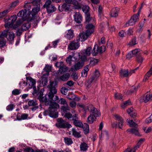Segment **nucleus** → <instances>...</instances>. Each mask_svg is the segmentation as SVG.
<instances>
[{
  "label": "nucleus",
  "mask_w": 152,
  "mask_h": 152,
  "mask_svg": "<svg viewBox=\"0 0 152 152\" xmlns=\"http://www.w3.org/2000/svg\"><path fill=\"white\" fill-rule=\"evenodd\" d=\"M28 115L27 114L23 113L22 114L21 116V118H20V116H18V115L17 116V119L18 121L21 120H25L27 118Z\"/></svg>",
  "instance_id": "58836bf2"
},
{
  "label": "nucleus",
  "mask_w": 152,
  "mask_h": 152,
  "mask_svg": "<svg viewBox=\"0 0 152 152\" xmlns=\"http://www.w3.org/2000/svg\"><path fill=\"white\" fill-rule=\"evenodd\" d=\"M72 135L75 137L79 138L82 137L80 132H78L74 129H72Z\"/></svg>",
  "instance_id": "473e14b6"
},
{
  "label": "nucleus",
  "mask_w": 152,
  "mask_h": 152,
  "mask_svg": "<svg viewBox=\"0 0 152 152\" xmlns=\"http://www.w3.org/2000/svg\"><path fill=\"white\" fill-rule=\"evenodd\" d=\"M84 126L83 125V128H81L83 129L84 133L85 134H87L89 132V126L87 123H84Z\"/></svg>",
  "instance_id": "f704fd0d"
},
{
  "label": "nucleus",
  "mask_w": 152,
  "mask_h": 152,
  "mask_svg": "<svg viewBox=\"0 0 152 152\" xmlns=\"http://www.w3.org/2000/svg\"><path fill=\"white\" fill-rule=\"evenodd\" d=\"M6 37L10 42V44H12L15 37L14 33L12 31H9V29H5L0 33V38Z\"/></svg>",
  "instance_id": "20e7f679"
},
{
  "label": "nucleus",
  "mask_w": 152,
  "mask_h": 152,
  "mask_svg": "<svg viewBox=\"0 0 152 152\" xmlns=\"http://www.w3.org/2000/svg\"><path fill=\"white\" fill-rule=\"evenodd\" d=\"M26 79L27 80H29L30 82L31 83V86L29 87V88H32V86L35 85L36 83V80L30 76L26 77Z\"/></svg>",
  "instance_id": "72a5a7b5"
},
{
  "label": "nucleus",
  "mask_w": 152,
  "mask_h": 152,
  "mask_svg": "<svg viewBox=\"0 0 152 152\" xmlns=\"http://www.w3.org/2000/svg\"><path fill=\"white\" fill-rule=\"evenodd\" d=\"M120 76L121 78L128 77L129 76L128 69H121L119 72Z\"/></svg>",
  "instance_id": "412c9836"
},
{
  "label": "nucleus",
  "mask_w": 152,
  "mask_h": 152,
  "mask_svg": "<svg viewBox=\"0 0 152 152\" xmlns=\"http://www.w3.org/2000/svg\"><path fill=\"white\" fill-rule=\"evenodd\" d=\"M85 21L84 23H89L91 20L92 17H91L90 13H88L85 15Z\"/></svg>",
  "instance_id": "e433bc0d"
},
{
  "label": "nucleus",
  "mask_w": 152,
  "mask_h": 152,
  "mask_svg": "<svg viewBox=\"0 0 152 152\" xmlns=\"http://www.w3.org/2000/svg\"><path fill=\"white\" fill-rule=\"evenodd\" d=\"M71 6V5L66 4L64 2L58 6V10L61 12L64 11L65 12H68L69 13L72 11V10L70 8Z\"/></svg>",
  "instance_id": "9b49d317"
},
{
  "label": "nucleus",
  "mask_w": 152,
  "mask_h": 152,
  "mask_svg": "<svg viewBox=\"0 0 152 152\" xmlns=\"http://www.w3.org/2000/svg\"><path fill=\"white\" fill-rule=\"evenodd\" d=\"M48 151L45 149H37L34 151V152H48Z\"/></svg>",
  "instance_id": "774afa93"
},
{
  "label": "nucleus",
  "mask_w": 152,
  "mask_h": 152,
  "mask_svg": "<svg viewBox=\"0 0 152 152\" xmlns=\"http://www.w3.org/2000/svg\"><path fill=\"white\" fill-rule=\"evenodd\" d=\"M88 110L91 111L93 114H92L95 118L100 116V113L98 111L97 109L95 108L92 104L89 105L88 107Z\"/></svg>",
  "instance_id": "ddd939ff"
},
{
  "label": "nucleus",
  "mask_w": 152,
  "mask_h": 152,
  "mask_svg": "<svg viewBox=\"0 0 152 152\" xmlns=\"http://www.w3.org/2000/svg\"><path fill=\"white\" fill-rule=\"evenodd\" d=\"M9 12V10H6L0 12V15L2 16V18L5 16Z\"/></svg>",
  "instance_id": "052dcab7"
},
{
  "label": "nucleus",
  "mask_w": 152,
  "mask_h": 152,
  "mask_svg": "<svg viewBox=\"0 0 152 152\" xmlns=\"http://www.w3.org/2000/svg\"><path fill=\"white\" fill-rule=\"evenodd\" d=\"M59 70L57 71V73H60V74H62L66 72L68 70V67L66 66L63 65L62 66L59 67Z\"/></svg>",
  "instance_id": "cd10ccee"
},
{
  "label": "nucleus",
  "mask_w": 152,
  "mask_h": 152,
  "mask_svg": "<svg viewBox=\"0 0 152 152\" xmlns=\"http://www.w3.org/2000/svg\"><path fill=\"white\" fill-rule=\"evenodd\" d=\"M28 104L29 106H33L31 108V109L32 111H35L39 108L37 102L35 100L33 99L29 101L28 102Z\"/></svg>",
  "instance_id": "f3484780"
},
{
  "label": "nucleus",
  "mask_w": 152,
  "mask_h": 152,
  "mask_svg": "<svg viewBox=\"0 0 152 152\" xmlns=\"http://www.w3.org/2000/svg\"><path fill=\"white\" fill-rule=\"evenodd\" d=\"M137 61L138 63H142L143 58L140 53L136 55Z\"/></svg>",
  "instance_id": "a19ab883"
},
{
  "label": "nucleus",
  "mask_w": 152,
  "mask_h": 152,
  "mask_svg": "<svg viewBox=\"0 0 152 152\" xmlns=\"http://www.w3.org/2000/svg\"><path fill=\"white\" fill-rule=\"evenodd\" d=\"M69 77V73H66L60 77L58 76H56L54 79V81H51V82H53V83L54 84V86H56L58 84V80L60 79L63 81H66L68 80Z\"/></svg>",
  "instance_id": "f8f14e48"
},
{
  "label": "nucleus",
  "mask_w": 152,
  "mask_h": 152,
  "mask_svg": "<svg viewBox=\"0 0 152 152\" xmlns=\"http://www.w3.org/2000/svg\"><path fill=\"white\" fill-rule=\"evenodd\" d=\"M45 105H49L48 110H45L43 112L45 116L49 115L52 118H56L58 117V112L57 111V109L59 107V105L57 103L53 102H50L45 98Z\"/></svg>",
  "instance_id": "f03ea898"
},
{
  "label": "nucleus",
  "mask_w": 152,
  "mask_h": 152,
  "mask_svg": "<svg viewBox=\"0 0 152 152\" xmlns=\"http://www.w3.org/2000/svg\"><path fill=\"white\" fill-rule=\"evenodd\" d=\"M106 47L104 45L101 46V43L99 42L98 47L96 48V51H97L98 54L99 53L100 55L102 54L106 50Z\"/></svg>",
  "instance_id": "4be33fe9"
},
{
  "label": "nucleus",
  "mask_w": 152,
  "mask_h": 152,
  "mask_svg": "<svg viewBox=\"0 0 152 152\" xmlns=\"http://www.w3.org/2000/svg\"><path fill=\"white\" fill-rule=\"evenodd\" d=\"M115 120L118 121H115L112 123V126L113 128H116L118 127L119 128L122 129L123 126V123L124 122V120L123 118L120 115L117 114H115L114 115Z\"/></svg>",
  "instance_id": "423d86ee"
},
{
  "label": "nucleus",
  "mask_w": 152,
  "mask_h": 152,
  "mask_svg": "<svg viewBox=\"0 0 152 152\" xmlns=\"http://www.w3.org/2000/svg\"><path fill=\"white\" fill-rule=\"evenodd\" d=\"M104 136H106L107 137H108V133L107 130H104L101 133V138Z\"/></svg>",
  "instance_id": "e2e57ef3"
},
{
  "label": "nucleus",
  "mask_w": 152,
  "mask_h": 152,
  "mask_svg": "<svg viewBox=\"0 0 152 152\" xmlns=\"http://www.w3.org/2000/svg\"><path fill=\"white\" fill-rule=\"evenodd\" d=\"M133 56H134L133 55V53L130 51L126 55V58L129 59Z\"/></svg>",
  "instance_id": "69168bd1"
},
{
  "label": "nucleus",
  "mask_w": 152,
  "mask_h": 152,
  "mask_svg": "<svg viewBox=\"0 0 152 152\" xmlns=\"http://www.w3.org/2000/svg\"><path fill=\"white\" fill-rule=\"evenodd\" d=\"M127 131L132 134H133L139 137L142 136V135L140 134L138 130L135 128H132L131 129H128Z\"/></svg>",
  "instance_id": "a878e982"
},
{
  "label": "nucleus",
  "mask_w": 152,
  "mask_h": 152,
  "mask_svg": "<svg viewBox=\"0 0 152 152\" xmlns=\"http://www.w3.org/2000/svg\"><path fill=\"white\" fill-rule=\"evenodd\" d=\"M17 17L16 15H13L10 17L9 15L7 17H5L4 20L5 22H6L10 20H11L10 22L12 24H13L16 20L17 19Z\"/></svg>",
  "instance_id": "5701e85b"
},
{
  "label": "nucleus",
  "mask_w": 152,
  "mask_h": 152,
  "mask_svg": "<svg viewBox=\"0 0 152 152\" xmlns=\"http://www.w3.org/2000/svg\"><path fill=\"white\" fill-rule=\"evenodd\" d=\"M78 42L77 41L76 42L75 40L72 41L68 46L69 50H74L77 49L80 46Z\"/></svg>",
  "instance_id": "2eb2a0df"
},
{
  "label": "nucleus",
  "mask_w": 152,
  "mask_h": 152,
  "mask_svg": "<svg viewBox=\"0 0 152 152\" xmlns=\"http://www.w3.org/2000/svg\"><path fill=\"white\" fill-rule=\"evenodd\" d=\"M140 146L139 145L137 144V143L136 145L134 146L133 148H128L127 149H129L131 151V152H136V151L137 149V148H139L140 147Z\"/></svg>",
  "instance_id": "8fccbe9b"
},
{
  "label": "nucleus",
  "mask_w": 152,
  "mask_h": 152,
  "mask_svg": "<svg viewBox=\"0 0 152 152\" xmlns=\"http://www.w3.org/2000/svg\"><path fill=\"white\" fill-rule=\"evenodd\" d=\"M92 49L91 47H88L86 49H84L81 51L79 53H76L75 55L78 56V58L76 57H74L75 61L77 62L75 65V68L76 70H79L82 68L84 65L85 62L88 61L91 57L88 58L87 56H89L91 54V50Z\"/></svg>",
  "instance_id": "f257e3e1"
},
{
  "label": "nucleus",
  "mask_w": 152,
  "mask_h": 152,
  "mask_svg": "<svg viewBox=\"0 0 152 152\" xmlns=\"http://www.w3.org/2000/svg\"><path fill=\"white\" fill-rule=\"evenodd\" d=\"M115 97L116 98L118 99H122V94L119 93H115Z\"/></svg>",
  "instance_id": "338daca9"
},
{
  "label": "nucleus",
  "mask_w": 152,
  "mask_h": 152,
  "mask_svg": "<svg viewBox=\"0 0 152 152\" xmlns=\"http://www.w3.org/2000/svg\"><path fill=\"white\" fill-rule=\"evenodd\" d=\"M24 31L22 30V28H18L16 32V35L18 36H20L22 34L23 32Z\"/></svg>",
  "instance_id": "6e6d98bb"
},
{
  "label": "nucleus",
  "mask_w": 152,
  "mask_h": 152,
  "mask_svg": "<svg viewBox=\"0 0 152 152\" xmlns=\"http://www.w3.org/2000/svg\"><path fill=\"white\" fill-rule=\"evenodd\" d=\"M51 67L48 65H47L44 68L45 71L48 73V75L49 72L51 70Z\"/></svg>",
  "instance_id": "864d4df0"
},
{
  "label": "nucleus",
  "mask_w": 152,
  "mask_h": 152,
  "mask_svg": "<svg viewBox=\"0 0 152 152\" xmlns=\"http://www.w3.org/2000/svg\"><path fill=\"white\" fill-rule=\"evenodd\" d=\"M87 32L86 33H80L79 34L78 37H77L76 38V41L78 42L80 41V39H83V41L87 39L88 37L90 35Z\"/></svg>",
  "instance_id": "a211bd4d"
},
{
  "label": "nucleus",
  "mask_w": 152,
  "mask_h": 152,
  "mask_svg": "<svg viewBox=\"0 0 152 152\" xmlns=\"http://www.w3.org/2000/svg\"><path fill=\"white\" fill-rule=\"evenodd\" d=\"M90 59L91 60L90 61V63L89 64H90V66H95L99 62V59H96L94 58H91Z\"/></svg>",
  "instance_id": "c85d7f7f"
},
{
  "label": "nucleus",
  "mask_w": 152,
  "mask_h": 152,
  "mask_svg": "<svg viewBox=\"0 0 152 152\" xmlns=\"http://www.w3.org/2000/svg\"><path fill=\"white\" fill-rule=\"evenodd\" d=\"M57 102L61 104L67 105V103L66 102V100L63 98H61L60 100L57 101Z\"/></svg>",
  "instance_id": "603ef678"
},
{
  "label": "nucleus",
  "mask_w": 152,
  "mask_h": 152,
  "mask_svg": "<svg viewBox=\"0 0 152 152\" xmlns=\"http://www.w3.org/2000/svg\"><path fill=\"white\" fill-rule=\"evenodd\" d=\"M23 151L25 152H34V150L29 147H27L24 148Z\"/></svg>",
  "instance_id": "3c124183"
},
{
  "label": "nucleus",
  "mask_w": 152,
  "mask_h": 152,
  "mask_svg": "<svg viewBox=\"0 0 152 152\" xmlns=\"http://www.w3.org/2000/svg\"><path fill=\"white\" fill-rule=\"evenodd\" d=\"M20 93V90L15 89L12 91V94L14 95H18Z\"/></svg>",
  "instance_id": "4d7b16f0"
},
{
  "label": "nucleus",
  "mask_w": 152,
  "mask_h": 152,
  "mask_svg": "<svg viewBox=\"0 0 152 152\" xmlns=\"http://www.w3.org/2000/svg\"><path fill=\"white\" fill-rule=\"evenodd\" d=\"M57 123L56 124V126L59 128H69L72 127L71 125L66 122L65 120H63L62 118H60L57 119Z\"/></svg>",
  "instance_id": "6e6552de"
},
{
  "label": "nucleus",
  "mask_w": 152,
  "mask_h": 152,
  "mask_svg": "<svg viewBox=\"0 0 152 152\" xmlns=\"http://www.w3.org/2000/svg\"><path fill=\"white\" fill-rule=\"evenodd\" d=\"M74 20L77 23H80L82 19V17L80 13L79 12H76L75 14L74 15Z\"/></svg>",
  "instance_id": "aec40b11"
},
{
  "label": "nucleus",
  "mask_w": 152,
  "mask_h": 152,
  "mask_svg": "<svg viewBox=\"0 0 152 152\" xmlns=\"http://www.w3.org/2000/svg\"><path fill=\"white\" fill-rule=\"evenodd\" d=\"M64 140L65 143L68 145H69L72 144L73 142L70 138L65 137L64 138Z\"/></svg>",
  "instance_id": "ea45409f"
},
{
  "label": "nucleus",
  "mask_w": 152,
  "mask_h": 152,
  "mask_svg": "<svg viewBox=\"0 0 152 152\" xmlns=\"http://www.w3.org/2000/svg\"><path fill=\"white\" fill-rule=\"evenodd\" d=\"M41 0H33L32 5L35 7L33 8L31 12L28 13V15H31L32 17H34L40 10V2Z\"/></svg>",
  "instance_id": "39448f33"
},
{
  "label": "nucleus",
  "mask_w": 152,
  "mask_h": 152,
  "mask_svg": "<svg viewBox=\"0 0 152 152\" xmlns=\"http://www.w3.org/2000/svg\"><path fill=\"white\" fill-rule=\"evenodd\" d=\"M50 84L48 85V86L47 87L49 89L50 91L48 93V96L49 99H48L46 97V95H45L44 96V101L45 104V101L46 100L45 98L47 99V101L48 100L50 102H53V97L54 96V94L57 93V89L55 87V86H54V83L53 82H51V81H50Z\"/></svg>",
  "instance_id": "7ed1b4c3"
},
{
  "label": "nucleus",
  "mask_w": 152,
  "mask_h": 152,
  "mask_svg": "<svg viewBox=\"0 0 152 152\" xmlns=\"http://www.w3.org/2000/svg\"><path fill=\"white\" fill-rule=\"evenodd\" d=\"M119 10V9L118 7L112 9L110 13L111 16L115 18L117 17L118 16V12Z\"/></svg>",
  "instance_id": "393cba45"
},
{
  "label": "nucleus",
  "mask_w": 152,
  "mask_h": 152,
  "mask_svg": "<svg viewBox=\"0 0 152 152\" xmlns=\"http://www.w3.org/2000/svg\"><path fill=\"white\" fill-rule=\"evenodd\" d=\"M67 89L64 87H63L61 88L60 90L61 93L65 95H66V94H65V93L66 92H67Z\"/></svg>",
  "instance_id": "5fc2aeb1"
},
{
  "label": "nucleus",
  "mask_w": 152,
  "mask_h": 152,
  "mask_svg": "<svg viewBox=\"0 0 152 152\" xmlns=\"http://www.w3.org/2000/svg\"><path fill=\"white\" fill-rule=\"evenodd\" d=\"M140 50V49L139 48L136 49L132 51H131V52L133 53V55L134 56H136V55L138 54V53L139 52Z\"/></svg>",
  "instance_id": "13d9d810"
},
{
  "label": "nucleus",
  "mask_w": 152,
  "mask_h": 152,
  "mask_svg": "<svg viewBox=\"0 0 152 152\" xmlns=\"http://www.w3.org/2000/svg\"><path fill=\"white\" fill-rule=\"evenodd\" d=\"M61 109L65 113L67 112V110H70V109L68 106V104L67 105H66L65 106H62L61 108Z\"/></svg>",
  "instance_id": "09e8293b"
},
{
  "label": "nucleus",
  "mask_w": 152,
  "mask_h": 152,
  "mask_svg": "<svg viewBox=\"0 0 152 152\" xmlns=\"http://www.w3.org/2000/svg\"><path fill=\"white\" fill-rule=\"evenodd\" d=\"M15 107V105L13 104H10L7 107V110L8 111L12 110H13Z\"/></svg>",
  "instance_id": "0e129e2a"
},
{
  "label": "nucleus",
  "mask_w": 152,
  "mask_h": 152,
  "mask_svg": "<svg viewBox=\"0 0 152 152\" xmlns=\"http://www.w3.org/2000/svg\"><path fill=\"white\" fill-rule=\"evenodd\" d=\"M21 18H19L16 21L15 24L14 23L11 25V26L12 27L13 29L14 30H16L18 27H19L25 20L26 18L23 17H21Z\"/></svg>",
  "instance_id": "4468645a"
},
{
  "label": "nucleus",
  "mask_w": 152,
  "mask_h": 152,
  "mask_svg": "<svg viewBox=\"0 0 152 152\" xmlns=\"http://www.w3.org/2000/svg\"><path fill=\"white\" fill-rule=\"evenodd\" d=\"M72 120L73 121V124L75 126L80 128H83V124L80 121L76 119H72Z\"/></svg>",
  "instance_id": "bb28decb"
},
{
  "label": "nucleus",
  "mask_w": 152,
  "mask_h": 152,
  "mask_svg": "<svg viewBox=\"0 0 152 152\" xmlns=\"http://www.w3.org/2000/svg\"><path fill=\"white\" fill-rule=\"evenodd\" d=\"M75 56H72L71 55H69L68 57L66 59V61L67 63H68L69 64H71V61H72V58L73 57L74 58Z\"/></svg>",
  "instance_id": "bf43d9fd"
},
{
  "label": "nucleus",
  "mask_w": 152,
  "mask_h": 152,
  "mask_svg": "<svg viewBox=\"0 0 152 152\" xmlns=\"http://www.w3.org/2000/svg\"><path fill=\"white\" fill-rule=\"evenodd\" d=\"M83 12H84L85 15L88 13H90L89 12L90 8L87 5H83L82 8Z\"/></svg>",
  "instance_id": "c756f323"
},
{
  "label": "nucleus",
  "mask_w": 152,
  "mask_h": 152,
  "mask_svg": "<svg viewBox=\"0 0 152 152\" xmlns=\"http://www.w3.org/2000/svg\"><path fill=\"white\" fill-rule=\"evenodd\" d=\"M26 20H27L26 22L24 23L22 26L21 28H22V30L23 31H26L28 30L29 28L31 26V23H29V22L31 21L32 20L34 19V17L32 16H31L30 15H28V13H27V16H26Z\"/></svg>",
  "instance_id": "1a4fd4ad"
},
{
  "label": "nucleus",
  "mask_w": 152,
  "mask_h": 152,
  "mask_svg": "<svg viewBox=\"0 0 152 152\" xmlns=\"http://www.w3.org/2000/svg\"><path fill=\"white\" fill-rule=\"evenodd\" d=\"M98 45L97 44L94 45V47L93 48L92 50L91 51V53L93 56H96L98 55L97 51L96 50V47L97 48Z\"/></svg>",
  "instance_id": "4c0bfd02"
},
{
  "label": "nucleus",
  "mask_w": 152,
  "mask_h": 152,
  "mask_svg": "<svg viewBox=\"0 0 152 152\" xmlns=\"http://www.w3.org/2000/svg\"><path fill=\"white\" fill-rule=\"evenodd\" d=\"M87 144L85 142L82 143L80 145V148L81 151H86L88 148Z\"/></svg>",
  "instance_id": "c9c22d12"
},
{
  "label": "nucleus",
  "mask_w": 152,
  "mask_h": 152,
  "mask_svg": "<svg viewBox=\"0 0 152 152\" xmlns=\"http://www.w3.org/2000/svg\"><path fill=\"white\" fill-rule=\"evenodd\" d=\"M94 116L92 114H90L88 117L87 120L88 123L90 124H92L94 121Z\"/></svg>",
  "instance_id": "c03bdc74"
},
{
  "label": "nucleus",
  "mask_w": 152,
  "mask_h": 152,
  "mask_svg": "<svg viewBox=\"0 0 152 152\" xmlns=\"http://www.w3.org/2000/svg\"><path fill=\"white\" fill-rule=\"evenodd\" d=\"M45 75V74H44L43 75L42 77V83L43 84L44 83L43 86H45L46 85L47 83H48V79L47 77H43Z\"/></svg>",
  "instance_id": "a18cd8bd"
},
{
  "label": "nucleus",
  "mask_w": 152,
  "mask_h": 152,
  "mask_svg": "<svg viewBox=\"0 0 152 152\" xmlns=\"http://www.w3.org/2000/svg\"><path fill=\"white\" fill-rule=\"evenodd\" d=\"M19 3V1L18 0H16L15 1L12 2L11 4L10 5V7H14L16 6L17 5H18V4Z\"/></svg>",
  "instance_id": "680f3d73"
},
{
  "label": "nucleus",
  "mask_w": 152,
  "mask_h": 152,
  "mask_svg": "<svg viewBox=\"0 0 152 152\" xmlns=\"http://www.w3.org/2000/svg\"><path fill=\"white\" fill-rule=\"evenodd\" d=\"M85 27L86 29V32L90 34L91 35L94 32L95 26L92 23L87 24Z\"/></svg>",
  "instance_id": "6ab92c4d"
},
{
  "label": "nucleus",
  "mask_w": 152,
  "mask_h": 152,
  "mask_svg": "<svg viewBox=\"0 0 152 152\" xmlns=\"http://www.w3.org/2000/svg\"><path fill=\"white\" fill-rule=\"evenodd\" d=\"M74 36L73 30L71 29L68 30V31L66 37L69 39H72Z\"/></svg>",
  "instance_id": "7c9ffc66"
},
{
  "label": "nucleus",
  "mask_w": 152,
  "mask_h": 152,
  "mask_svg": "<svg viewBox=\"0 0 152 152\" xmlns=\"http://www.w3.org/2000/svg\"><path fill=\"white\" fill-rule=\"evenodd\" d=\"M137 87H133L130 90H128L126 92V94H131L135 91H136L137 90Z\"/></svg>",
  "instance_id": "37998d69"
},
{
  "label": "nucleus",
  "mask_w": 152,
  "mask_h": 152,
  "mask_svg": "<svg viewBox=\"0 0 152 152\" xmlns=\"http://www.w3.org/2000/svg\"><path fill=\"white\" fill-rule=\"evenodd\" d=\"M151 95L150 94H147L146 96L145 95L141 96L140 98V100L141 102H144L145 103L147 102L151 99H152Z\"/></svg>",
  "instance_id": "b1692460"
},
{
  "label": "nucleus",
  "mask_w": 152,
  "mask_h": 152,
  "mask_svg": "<svg viewBox=\"0 0 152 152\" xmlns=\"http://www.w3.org/2000/svg\"><path fill=\"white\" fill-rule=\"evenodd\" d=\"M52 1L50 0H47L43 6V7L46 9V11L48 14L52 13L55 12L57 9L54 4H52Z\"/></svg>",
  "instance_id": "0eeeda50"
},
{
  "label": "nucleus",
  "mask_w": 152,
  "mask_h": 152,
  "mask_svg": "<svg viewBox=\"0 0 152 152\" xmlns=\"http://www.w3.org/2000/svg\"><path fill=\"white\" fill-rule=\"evenodd\" d=\"M137 40V37H136L135 36L134 37H133L131 41L129 43V45L132 46L134 45H135L137 43H136V41Z\"/></svg>",
  "instance_id": "79ce46f5"
},
{
  "label": "nucleus",
  "mask_w": 152,
  "mask_h": 152,
  "mask_svg": "<svg viewBox=\"0 0 152 152\" xmlns=\"http://www.w3.org/2000/svg\"><path fill=\"white\" fill-rule=\"evenodd\" d=\"M2 40H0V48H2L6 46V41L4 38H0Z\"/></svg>",
  "instance_id": "49530a36"
},
{
  "label": "nucleus",
  "mask_w": 152,
  "mask_h": 152,
  "mask_svg": "<svg viewBox=\"0 0 152 152\" xmlns=\"http://www.w3.org/2000/svg\"><path fill=\"white\" fill-rule=\"evenodd\" d=\"M31 7V5L29 4H25L24 7L25 8L19 11L17 16L18 17H20L22 16L26 18L27 16V14H26L27 11L28 12V13L30 12H31L30 10Z\"/></svg>",
  "instance_id": "9d476101"
},
{
  "label": "nucleus",
  "mask_w": 152,
  "mask_h": 152,
  "mask_svg": "<svg viewBox=\"0 0 152 152\" xmlns=\"http://www.w3.org/2000/svg\"><path fill=\"white\" fill-rule=\"evenodd\" d=\"M64 117L68 119L69 120H72L71 118L72 117V114H71L70 112H67L66 113L64 116Z\"/></svg>",
  "instance_id": "de8ad7c7"
},
{
  "label": "nucleus",
  "mask_w": 152,
  "mask_h": 152,
  "mask_svg": "<svg viewBox=\"0 0 152 152\" xmlns=\"http://www.w3.org/2000/svg\"><path fill=\"white\" fill-rule=\"evenodd\" d=\"M44 91V88L42 89L39 92V95L38 96V99H39L40 101L43 102H44V96L43 97V92Z\"/></svg>",
  "instance_id": "2f4dec72"
},
{
  "label": "nucleus",
  "mask_w": 152,
  "mask_h": 152,
  "mask_svg": "<svg viewBox=\"0 0 152 152\" xmlns=\"http://www.w3.org/2000/svg\"><path fill=\"white\" fill-rule=\"evenodd\" d=\"M140 17L136 14H134L129 20L128 22L126 23V24H128L129 26H132L135 24L137 20L139 19Z\"/></svg>",
  "instance_id": "dca6fc26"
}]
</instances>
